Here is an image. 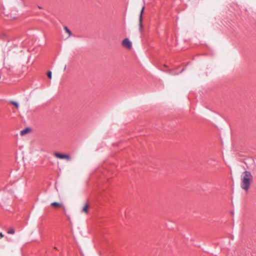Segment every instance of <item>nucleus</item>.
<instances>
[{
  "instance_id": "nucleus-2",
  "label": "nucleus",
  "mask_w": 256,
  "mask_h": 256,
  "mask_svg": "<svg viewBox=\"0 0 256 256\" xmlns=\"http://www.w3.org/2000/svg\"><path fill=\"white\" fill-rule=\"evenodd\" d=\"M122 45L128 49H130L132 47V43L128 38H125L122 40Z\"/></svg>"
},
{
  "instance_id": "nucleus-8",
  "label": "nucleus",
  "mask_w": 256,
  "mask_h": 256,
  "mask_svg": "<svg viewBox=\"0 0 256 256\" xmlns=\"http://www.w3.org/2000/svg\"><path fill=\"white\" fill-rule=\"evenodd\" d=\"M10 103L16 106V108H18L19 104L18 102L14 101H11Z\"/></svg>"
},
{
  "instance_id": "nucleus-12",
  "label": "nucleus",
  "mask_w": 256,
  "mask_h": 256,
  "mask_svg": "<svg viewBox=\"0 0 256 256\" xmlns=\"http://www.w3.org/2000/svg\"><path fill=\"white\" fill-rule=\"evenodd\" d=\"M4 236V234H2V233L0 232V238H2Z\"/></svg>"
},
{
  "instance_id": "nucleus-1",
  "label": "nucleus",
  "mask_w": 256,
  "mask_h": 256,
  "mask_svg": "<svg viewBox=\"0 0 256 256\" xmlns=\"http://www.w3.org/2000/svg\"><path fill=\"white\" fill-rule=\"evenodd\" d=\"M253 180V176L249 171L244 172L241 176V188L246 192L248 191Z\"/></svg>"
},
{
  "instance_id": "nucleus-4",
  "label": "nucleus",
  "mask_w": 256,
  "mask_h": 256,
  "mask_svg": "<svg viewBox=\"0 0 256 256\" xmlns=\"http://www.w3.org/2000/svg\"><path fill=\"white\" fill-rule=\"evenodd\" d=\"M144 7L143 6L141 10L140 15L139 16V28L140 30H142V14L144 12Z\"/></svg>"
},
{
  "instance_id": "nucleus-10",
  "label": "nucleus",
  "mask_w": 256,
  "mask_h": 256,
  "mask_svg": "<svg viewBox=\"0 0 256 256\" xmlns=\"http://www.w3.org/2000/svg\"><path fill=\"white\" fill-rule=\"evenodd\" d=\"M15 232V230L14 228H10L8 231V234H14Z\"/></svg>"
},
{
  "instance_id": "nucleus-5",
  "label": "nucleus",
  "mask_w": 256,
  "mask_h": 256,
  "mask_svg": "<svg viewBox=\"0 0 256 256\" xmlns=\"http://www.w3.org/2000/svg\"><path fill=\"white\" fill-rule=\"evenodd\" d=\"M30 131H31L30 128H26L20 131V134L22 136H24L30 133Z\"/></svg>"
},
{
  "instance_id": "nucleus-6",
  "label": "nucleus",
  "mask_w": 256,
  "mask_h": 256,
  "mask_svg": "<svg viewBox=\"0 0 256 256\" xmlns=\"http://www.w3.org/2000/svg\"><path fill=\"white\" fill-rule=\"evenodd\" d=\"M51 206L56 208H62L64 207L63 204L62 203L58 202H54L51 204Z\"/></svg>"
},
{
  "instance_id": "nucleus-11",
  "label": "nucleus",
  "mask_w": 256,
  "mask_h": 256,
  "mask_svg": "<svg viewBox=\"0 0 256 256\" xmlns=\"http://www.w3.org/2000/svg\"><path fill=\"white\" fill-rule=\"evenodd\" d=\"M48 77L49 78H52V72H48Z\"/></svg>"
},
{
  "instance_id": "nucleus-3",
  "label": "nucleus",
  "mask_w": 256,
  "mask_h": 256,
  "mask_svg": "<svg viewBox=\"0 0 256 256\" xmlns=\"http://www.w3.org/2000/svg\"><path fill=\"white\" fill-rule=\"evenodd\" d=\"M54 156L60 159H66L69 160L70 159V157L69 155L68 154H64L58 152H56L54 154Z\"/></svg>"
},
{
  "instance_id": "nucleus-7",
  "label": "nucleus",
  "mask_w": 256,
  "mask_h": 256,
  "mask_svg": "<svg viewBox=\"0 0 256 256\" xmlns=\"http://www.w3.org/2000/svg\"><path fill=\"white\" fill-rule=\"evenodd\" d=\"M82 212L87 214L88 212V205L86 204L84 205Z\"/></svg>"
},
{
  "instance_id": "nucleus-9",
  "label": "nucleus",
  "mask_w": 256,
  "mask_h": 256,
  "mask_svg": "<svg viewBox=\"0 0 256 256\" xmlns=\"http://www.w3.org/2000/svg\"><path fill=\"white\" fill-rule=\"evenodd\" d=\"M64 30L68 34V36H70L72 34L71 32L68 29V28L66 26L64 28Z\"/></svg>"
}]
</instances>
